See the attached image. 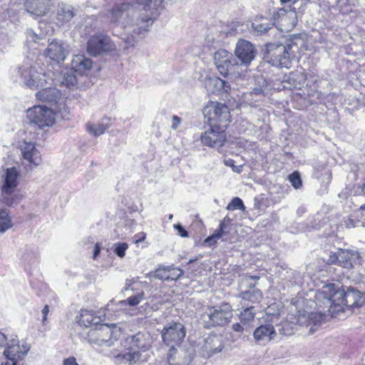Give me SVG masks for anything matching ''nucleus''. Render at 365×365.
I'll list each match as a JSON object with an SVG mask.
<instances>
[{"mask_svg":"<svg viewBox=\"0 0 365 365\" xmlns=\"http://www.w3.org/2000/svg\"><path fill=\"white\" fill-rule=\"evenodd\" d=\"M29 121L39 128L51 126L55 121V113L46 106H37L27 110Z\"/></svg>","mask_w":365,"mask_h":365,"instance_id":"4468645a","label":"nucleus"},{"mask_svg":"<svg viewBox=\"0 0 365 365\" xmlns=\"http://www.w3.org/2000/svg\"><path fill=\"white\" fill-rule=\"evenodd\" d=\"M198 352L204 358H210L220 353L223 348L221 338L217 334H211L199 343Z\"/></svg>","mask_w":365,"mask_h":365,"instance_id":"f3484780","label":"nucleus"},{"mask_svg":"<svg viewBox=\"0 0 365 365\" xmlns=\"http://www.w3.org/2000/svg\"><path fill=\"white\" fill-rule=\"evenodd\" d=\"M6 340H7V338H6V335L0 332V347L4 346Z\"/></svg>","mask_w":365,"mask_h":365,"instance_id":"864d4df0","label":"nucleus"},{"mask_svg":"<svg viewBox=\"0 0 365 365\" xmlns=\"http://www.w3.org/2000/svg\"><path fill=\"white\" fill-rule=\"evenodd\" d=\"M173 269V266L159 265L153 272L148 274L150 277H154L158 279L169 281V273Z\"/></svg>","mask_w":365,"mask_h":365,"instance_id":"c756f323","label":"nucleus"},{"mask_svg":"<svg viewBox=\"0 0 365 365\" xmlns=\"http://www.w3.org/2000/svg\"><path fill=\"white\" fill-rule=\"evenodd\" d=\"M133 43L129 42V44L131 45V46H134L135 43L137 42L138 40L133 39Z\"/></svg>","mask_w":365,"mask_h":365,"instance_id":"bf43d9fd","label":"nucleus"},{"mask_svg":"<svg viewBox=\"0 0 365 365\" xmlns=\"http://www.w3.org/2000/svg\"><path fill=\"white\" fill-rule=\"evenodd\" d=\"M280 1H281L282 4H285V3H288V2L291 1V0H280Z\"/></svg>","mask_w":365,"mask_h":365,"instance_id":"13d9d810","label":"nucleus"},{"mask_svg":"<svg viewBox=\"0 0 365 365\" xmlns=\"http://www.w3.org/2000/svg\"><path fill=\"white\" fill-rule=\"evenodd\" d=\"M129 282H130V280H127L126 285H128V286L129 285Z\"/></svg>","mask_w":365,"mask_h":365,"instance_id":"e2e57ef3","label":"nucleus"},{"mask_svg":"<svg viewBox=\"0 0 365 365\" xmlns=\"http://www.w3.org/2000/svg\"><path fill=\"white\" fill-rule=\"evenodd\" d=\"M63 83H66L67 86H73L76 83V78L74 75L67 74L66 76L64 77Z\"/></svg>","mask_w":365,"mask_h":365,"instance_id":"49530a36","label":"nucleus"},{"mask_svg":"<svg viewBox=\"0 0 365 365\" xmlns=\"http://www.w3.org/2000/svg\"><path fill=\"white\" fill-rule=\"evenodd\" d=\"M6 361L3 362L1 365H16V361L14 359H11V357H6Z\"/></svg>","mask_w":365,"mask_h":365,"instance_id":"3c124183","label":"nucleus"},{"mask_svg":"<svg viewBox=\"0 0 365 365\" xmlns=\"http://www.w3.org/2000/svg\"><path fill=\"white\" fill-rule=\"evenodd\" d=\"M225 165L232 168V170L237 173H240L242 170V165H235V160L231 158L225 160Z\"/></svg>","mask_w":365,"mask_h":365,"instance_id":"37998d69","label":"nucleus"},{"mask_svg":"<svg viewBox=\"0 0 365 365\" xmlns=\"http://www.w3.org/2000/svg\"><path fill=\"white\" fill-rule=\"evenodd\" d=\"M26 35L28 39L34 42H37L41 38V37L37 35L32 29H28L26 31Z\"/></svg>","mask_w":365,"mask_h":365,"instance_id":"a18cd8bd","label":"nucleus"},{"mask_svg":"<svg viewBox=\"0 0 365 365\" xmlns=\"http://www.w3.org/2000/svg\"><path fill=\"white\" fill-rule=\"evenodd\" d=\"M174 228L178 231V235L182 237H187L188 232L180 224L174 225Z\"/></svg>","mask_w":365,"mask_h":365,"instance_id":"c03bdc74","label":"nucleus"},{"mask_svg":"<svg viewBox=\"0 0 365 365\" xmlns=\"http://www.w3.org/2000/svg\"><path fill=\"white\" fill-rule=\"evenodd\" d=\"M173 215L170 214V215H168V219H169V220H173Z\"/></svg>","mask_w":365,"mask_h":365,"instance_id":"052dcab7","label":"nucleus"},{"mask_svg":"<svg viewBox=\"0 0 365 365\" xmlns=\"http://www.w3.org/2000/svg\"><path fill=\"white\" fill-rule=\"evenodd\" d=\"M203 113L209 124L226 125L227 127L230 122V109L225 103L209 102L204 108Z\"/></svg>","mask_w":365,"mask_h":365,"instance_id":"9b49d317","label":"nucleus"},{"mask_svg":"<svg viewBox=\"0 0 365 365\" xmlns=\"http://www.w3.org/2000/svg\"><path fill=\"white\" fill-rule=\"evenodd\" d=\"M141 234L143 236L140 238L135 240V243H138L139 242L143 241L145 240V234H144V233H141Z\"/></svg>","mask_w":365,"mask_h":365,"instance_id":"5fc2aeb1","label":"nucleus"},{"mask_svg":"<svg viewBox=\"0 0 365 365\" xmlns=\"http://www.w3.org/2000/svg\"><path fill=\"white\" fill-rule=\"evenodd\" d=\"M298 46L296 43H268L264 54V60L273 66L289 68L292 58L295 57Z\"/></svg>","mask_w":365,"mask_h":365,"instance_id":"423d86ee","label":"nucleus"},{"mask_svg":"<svg viewBox=\"0 0 365 365\" xmlns=\"http://www.w3.org/2000/svg\"><path fill=\"white\" fill-rule=\"evenodd\" d=\"M209 128L201 134L202 143L211 148H220L226 141V125L209 124Z\"/></svg>","mask_w":365,"mask_h":365,"instance_id":"ddd939ff","label":"nucleus"},{"mask_svg":"<svg viewBox=\"0 0 365 365\" xmlns=\"http://www.w3.org/2000/svg\"><path fill=\"white\" fill-rule=\"evenodd\" d=\"M253 29L259 34H262L272 29L273 23L267 18L255 19L252 24Z\"/></svg>","mask_w":365,"mask_h":365,"instance_id":"c85d7f7f","label":"nucleus"},{"mask_svg":"<svg viewBox=\"0 0 365 365\" xmlns=\"http://www.w3.org/2000/svg\"><path fill=\"white\" fill-rule=\"evenodd\" d=\"M129 347L123 352L113 353L115 363L125 365L139 364L148 361L149 349L153 344V336L148 331L138 332L126 339Z\"/></svg>","mask_w":365,"mask_h":365,"instance_id":"20e7f679","label":"nucleus"},{"mask_svg":"<svg viewBox=\"0 0 365 365\" xmlns=\"http://www.w3.org/2000/svg\"><path fill=\"white\" fill-rule=\"evenodd\" d=\"M281 14H282V15H285V16H286V14H287L286 11H285L284 9H281V10H279V12L278 13V15H279V16H280Z\"/></svg>","mask_w":365,"mask_h":365,"instance_id":"6e6d98bb","label":"nucleus"},{"mask_svg":"<svg viewBox=\"0 0 365 365\" xmlns=\"http://www.w3.org/2000/svg\"><path fill=\"white\" fill-rule=\"evenodd\" d=\"M16 75L20 78V83L31 89L38 90L47 84L54 83L53 72L45 71L38 65H30L27 62L18 68Z\"/></svg>","mask_w":365,"mask_h":365,"instance_id":"39448f33","label":"nucleus"},{"mask_svg":"<svg viewBox=\"0 0 365 365\" xmlns=\"http://www.w3.org/2000/svg\"><path fill=\"white\" fill-rule=\"evenodd\" d=\"M289 181L295 189H299L302 187V180L299 172H294L289 175Z\"/></svg>","mask_w":365,"mask_h":365,"instance_id":"ea45409f","label":"nucleus"},{"mask_svg":"<svg viewBox=\"0 0 365 365\" xmlns=\"http://www.w3.org/2000/svg\"><path fill=\"white\" fill-rule=\"evenodd\" d=\"M13 223L6 210H0V233H4L11 227Z\"/></svg>","mask_w":365,"mask_h":365,"instance_id":"7c9ffc66","label":"nucleus"},{"mask_svg":"<svg viewBox=\"0 0 365 365\" xmlns=\"http://www.w3.org/2000/svg\"><path fill=\"white\" fill-rule=\"evenodd\" d=\"M102 316L97 315L94 312L90 310H82L78 324L81 327H98L103 322Z\"/></svg>","mask_w":365,"mask_h":365,"instance_id":"a878e982","label":"nucleus"},{"mask_svg":"<svg viewBox=\"0 0 365 365\" xmlns=\"http://www.w3.org/2000/svg\"><path fill=\"white\" fill-rule=\"evenodd\" d=\"M77 10L75 7L65 2H59L56 8L55 21L58 26H65L76 15Z\"/></svg>","mask_w":365,"mask_h":365,"instance_id":"a211bd4d","label":"nucleus"},{"mask_svg":"<svg viewBox=\"0 0 365 365\" xmlns=\"http://www.w3.org/2000/svg\"><path fill=\"white\" fill-rule=\"evenodd\" d=\"M186 331L180 322H172L167 324L161 331V336L164 344L170 346L168 360L169 364L175 365H187L193 358L192 348L185 351L184 349H177L184 339Z\"/></svg>","mask_w":365,"mask_h":365,"instance_id":"7ed1b4c3","label":"nucleus"},{"mask_svg":"<svg viewBox=\"0 0 365 365\" xmlns=\"http://www.w3.org/2000/svg\"><path fill=\"white\" fill-rule=\"evenodd\" d=\"M115 48L110 37L102 34L91 36L87 43V52L93 56L103 55Z\"/></svg>","mask_w":365,"mask_h":365,"instance_id":"2eb2a0df","label":"nucleus"},{"mask_svg":"<svg viewBox=\"0 0 365 365\" xmlns=\"http://www.w3.org/2000/svg\"><path fill=\"white\" fill-rule=\"evenodd\" d=\"M233 317V309L227 302L216 306H208L202 314L201 319L204 327L211 329L224 327L229 324Z\"/></svg>","mask_w":365,"mask_h":365,"instance_id":"0eeeda50","label":"nucleus"},{"mask_svg":"<svg viewBox=\"0 0 365 365\" xmlns=\"http://www.w3.org/2000/svg\"><path fill=\"white\" fill-rule=\"evenodd\" d=\"M317 303L327 308V312L331 317L344 312V306L347 307H361L365 304V294L349 287L346 291L341 289L339 285L328 284L316 292Z\"/></svg>","mask_w":365,"mask_h":365,"instance_id":"f257e3e1","label":"nucleus"},{"mask_svg":"<svg viewBox=\"0 0 365 365\" xmlns=\"http://www.w3.org/2000/svg\"><path fill=\"white\" fill-rule=\"evenodd\" d=\"M346 226L348 227H359L360 225L364 226V222H361L360 224V221H355L354 219L349 218L346 222Z\"/></svg>","mask_w":365,"mask_h":365,"instance_id":"de8ad7c7","label":"nucleus"},{"mask_svg":"<svg viewBox=\"0 0 365 365\" xmlns=\"http://www.w3.org/2000/svg\"><path fill=\"white\" fill-rule=\"evenodd\" d=\"M315 299H317L316 297ZM317 302V300H316V304L319 307L317 312L308 313L307 316L303 315L299 319L300 323L302 324L305 322L307 323V327H310L309 331L310 333L314 331V327L319 326L321 323L325 320L326 312H327V308L321 307Z\"/></svg>","mask_w":365,"mask_h":365,"instance_id":"6ab92c4d","label":"nucleus"},{"mask_svg":"<svg viewBox=\"0 0 365 365\" xmlns=\"http://www.w3.org/2000/svg\"><path fill=\"white\" fill-rule=\"evenodd\" d=\"M29 349V344L24 343L20 345L18 339L13 338L8 342L4 355L5 357L21 360L28 354Z\"/></svg>","mask_w":365,"mask_h":365,"instance_id":"aec40b11","label":"nucleus"},{"mask_svg":"<svg viewBox=\"0 0 365 365\" xmlns=\"http://www.w3.org/2000/svg\"><path fill=\"white\" fill-rule=\"evenodd\" d=\"M195 261H196V259H190L188 261L187 264H191V263H192V262H195Z\"/></svg>","mask_w":365,"mask_h":365,"instance_id":"4d7b16f0","label":"nucleus"},{"mask_svg":"<svg viewBox=\"0 0 365 365\" xmlns=\"http://www.w3.org/2000/svg\"><path fill=\"white\" fill-rule=\"evenodd\" d=\"M145 298L144 292L142 291L135 295L130 296L127 299L122 301V304H128L130 307H135L140 303Z\"/></svg>","mask_w":365,"mask_h":365,"instance_id":"c9c22d12","label":"nucleus"},{"mask_svg":"<svg viewBox=\"0 0 365 365\" xmlns=\"http://www.w3.org/2000/svg\"><path fill=\"white\" fill-rule=\"evenodd\" d=\"M120 336V330L115 325L100 324L91 328L87 334L88 342L98 347H110Z\"/></svg>","mask_w":365,"mask_h":365,"instance_id":"6e6552de","label":"nucleus"},{"mask_svg":"<svg viewBox=\"0 0 365 365\" xmlns=\"http://www.w3.org/2000/svg\"><path fill=\"white\" fill-rule=\"evenodd\" d=\"M137 4L143 6L145 10L150 8L152 4L154 8H158L161 5L163 0H133Z\"/></svg>","mask_w":365,"mask_h":365,"instance_id":"58836bf2","label":"nucleus"},{"mask_svg":"<svg viewBox=\"0 0 365 365\" xmlns=\"http://www.w3.org/2000/svg\"><path fill=\"white\" fill-rule=\"evenodd\" d=\"M20 150L23 158L29 164L38 165L40 163L39 153L34 143L24 141L20 145Z\"/></svg>","mask_w":365,"mask_h":365,"instance_id":"5701e85b","label":"nucleus"},{"mask_svg":"<svg viewBox=\"0 0 365 365\" xmlns=\"http://www.w3.org/2000/svg\"><path fill=\"white\" fill-rule=\"evenodd\" d=\"M241 297L252 303L259 302L262 298V293L259 289H254L241 293Z\"/></svg>","mask_w":365,"mask_h":365,"instance_id":"2f4dec72","label":"nucleus"},{"mask_svg":"<svg viewBox=\"0 0 365 365\" xmlns=\"http://www.w3.org/2000/svg\"><path fill=\"white\" fill-rule=\"evenodd\" d=\"M19 173L16 168H7L4 176L1 187L2 201L8 206H13L20 202L23 195L16 192Z\"/></svg>","mask_w":365,"mask_h":365,"instance_id":"1a4fd4ad","label":"nucleus"},{"mask_svg":"<svg viewBox=\"0 0 365 365\" xmlns=\"http://www.w3.org/2000/svg\"><path fill=\"white\" fill-rule=\"evenodd\" d=\"M101 250V246L99 243H96L95 245L94 251H93V259H96L98 254L100 253Z\"/></svg>","mask_w":365,"mask_h":365,"instance_id":"603ef678","label":"nucleus"},{"mask_svg":"<svg viewBox=\"0 0 365 365\" xmlns=\"http://www.w3.org/2000/svg\"><path fill=\"white\" fill-rule=\"evenodd\" d=\"M361 257L359 252L355 250L339 249L336 252H331L327 262L337 264L345 269H350L361 264Z\"/></svg>","mask_w":365,"mask_h":365,"instance_id":"9d476101","label":"nucleus"},{"mask_svg":"<svg viewBox=\"0 0 365 365\" xmlns=\"http://www.w3.org/2000/svg\"><path fill=\"white\" fill-rule=\"evenodd\" d=\"M68 53L66 47L58 40H53L46 48V56L58 63L63 61Z\"/></svg>","mask_w":365,"mask_h":365,"instance_id":"4be33fe9","label":"nucleus"},{"mask_svg":"<svg viewBox=\"0 0 365 365\" xmlns=\"http://www.w3.org/2000/svg\"><path fill=\"white\" fill-rule=\"evenodd\" d=\"M225 227V222H222L220 224L219 229L215 231L214 234L207 237L205 240V243L208 246H212L216 244L217 240L220 239L225 234L224 229Z\"/></svg>","mask_w":365,"mask_h":365,"instance_id":"473e14b6","label":"nucleus"},{"mask_svg":"<svg viewBox=\"0 0 365 365\" xmlns=\"http://www.w3.org/2000/svg\"><path fill=\"white\" fill-rule=\"evenodd\" d=\"M253 278L254 279H259L257 277H254Z\"/></svg>","mask_w":365,"mask_h":365,"instance_id":"0e129e2a","label":"nucleus"},{"mask_svg":"<svg viewBox=\"0 0 365 365\" xmlns=\"http://www.w3.org/2000/svg\"><path fill=\"white\" fill-rule=\"evenodd\" d=\"M39 91L36 94L37 99L46 102H56L60 97V91L52 85L47 84L46 86L41 87Z\"/></svg>","mask_w":365,"mask_h":365,"instance_id":"cd10ccee","label":"nucleus"},{"mask_svg":"<svg viewBox=\"0 0 365 365\" xmlns=\"http://www.w3.org/2000/svg\"><path fill=\"white\" fill-rule=\"evenodd\" d=\"M255 317V312H254V307H250L244 309L240 314L239 318L240 322L243 324H247L250 322L253 321Z\"/></svg>","mask_w":365,"mask_h":365,"instance_id":"72a5a7b5","label":"nucleus"},{"mask_svg":"<svg viewBox=\"0 0 365 365\" xmlns=\"http://www.w3.org/2000/svg\"><path fill=\"white\" fill-rule=\"evenodd\" d=\"M226 208L228 210H240L244 211L245 210V206L243 201L240 197H236L231 200Z\"/></svg>","mask_w":365,"mask_h":365,"instance_id":"4c0bfd02","label":"nucleus"},{"mask_svg":"<svg viewBox=\"0 0 365 365\" xmlns=\"http://www.w3.org/2000/svg\"><path fill=\"white\" fill-rule=\"evenodd\" d=\"M107 16L112 23L120 24L130 31L134 38L147 33L154 22L146 13L137 10L128 2L115 4Z\"/></svg>","mask_w":365,"mask_h":365,"instance_id":"f03ea898","label":"nucleus"},{"mask_svg":"<svg viewBox=\"0 0 365 365\" xmlns=\"http://www.w3.org/2000/svg\"><path fill=\"white\" fill-rule=\"evenodd\" d=\"M362 191H363V192H364V195H365V184H364V186H363Z\"/></svg>","mask_w":365,"mask_h":365,"instance_id":"680f3d73","label":"nucleus"},{"mask_svg":"<svg viewBox=\"0 0 365 365\" xmlns=\"http://www.w3.org/2000/svg\"><path fill=\"white\" fill-rule=\"evenodd\" d=\"M245 326H246V324H243L241 322L232 324V329L233 333H230V338L232 341H236L242 338L245 329Z\"/></svg>","mask_w":365,"mask_h":365,"instance_id":"f704fd0d","label":"nucleus"},{"mask_svg":"<svg viewBox=\"0 0 365 365\" xmlns=\"http://www.w3.org/2000/svg\"><path fill=\"white\" fill-rule=\"evenodd\" d=\"M24 6L30 14L42 16L48 13L52 3L51 0H25Z\"/></svg>","mask_w":365,"mask_h":365,"instance_id":"412c9836","label":"nucleus"},{"mask_svg":"<svg viewBox=\"0 0 365 365\" xmlns=\"http://www.w3.org/2000/svg\"><path fill=\"white\" fill-rule=\"evenodd\" d=\"M172 266H173V269L168 274L169 281L178 280L179 278H180L183 275L184 272L180 268L175 267L173 265H172Z\"/></svg>","mask_w":365,"mask_h":365,"instance_id":"79ce46f5","label":"nucleus"},{"mask_svg":"<svg viewBox=\"0 0 365 365\" xmlns=\"http://www.w3.org/2000/svg\"><path fill=\"white\" fill-rule=\"evenodd\" d=\"M214 62L222 76L238 73L240 63L232 53L225 49H220L215 53Z\"/></svg>","mask_w":365,"mask_h":365,"instance_id":"f8f14e48","label":"nucleus"},{"mask_svg":"<svg viewBox=\"0 0 365 365\" xmlns=\"http://www.w3.org/2000/svg\"><path fill=\"white\" fill-rule=\"evenodd\" d=\"M48 312H49V307L48 305H45L42 309V314H43L42 322H43V323H44L45 321L46 320V317H47Z\"/></svg>","mask_w":365,"mask_h":365,"instance_id":"8fccbe9b","label":"nucleus"},{"mask_svg":"<svg viewBox=\"0 0 365 365\" xmlns=\"http://www.w3.org/2000/svg\"><path fill=\"white\" fill-rule=\"evenodd\" d=\"M114 253L119 257H123L128 246L125 242H118L114 245Z\"/></svg>","mask_w":365,"mask_h":365,"instance_id":"a19ab883","label":"nucleus"},{"mask_svg":"<svg viewBox=\"0 0 365 365\" xmlns=\"http://www.w3.org/2000/svg\"><path fill=\"white\" fill-rule=\"evenodd\" d=\"M257 51L255 46L245 39H240L235 46V55L240 66L247 67L255 59Z\"/></svg>","mask_w":365,"mask_h":365,"instance_id":"dca6fc26","label":"nucleus"},{"mask_svg":"<svg viewBox=\"0 0 365 365\" xmlns=\"http://www.w3.org/2000/svg\"><path fill=\"white\" fill-rule=\"evenodd\" d=\"M180 123H181L180 118H179L177 115H173V118H172L171 128L173 130H176L179 127Z\"/></svg>","mask_w":365,"mask_h":365,"instance_id":"09e8293b","label":"nucleus"},{"mask_svg":"<svg viewBox=\"0 0 365 365\" xmlns=\"http://www.w3.org/2000/svg\"><path fill=\"white\" fill-rule=\"evenodd\" d=\"M205 88L212 94L228 93L230 91V84L218 77H210L205 78Z\"/></svg>","mask_w":365,"mask_h":365,"instance_id":"b1692460","label":"nucleus"},{"mask_svg":"<svg viewBox=\"0 0 365 365\" xmlns=\"http://www.w3.org/2000/svg\"><path fill=\"white\" fill-rule=\"evenodd\" d=\"M71 68L75 73L83 75L92 68V61L83 55H76L71 61Z\"/></svg>","mask_w":365,"mask_h":365,"instance_id":"bb28decb","label":"nucleus"},{"mask_svg":"<svg viewBox=\"0 0 365 365\" xmlns=\"http://www.w3.org/2000/svg\"><path fill=\"white\" fill-rule=\"evenodd\" d=\"M276 336V331L272 324L261 325L255 329L253 337L257 342L269 341Z\"/></svg>","mask_w":365,"mask_h":365,"instance_id":"393cba45","label":"nucleus"},{"mask_svg":"<svg viewBox=\"0 0 365 365\" xmlns=\"http://www.w3.org/2000/svg\"><path fill=\"white\" fill-rule=\"evenodd\" d=\"M107 127L104 125L103 124H96V125H91L88 124L87 125V130L92 133L94 136H98L105 133Z\"/></svg>","mask_w":365,"mask_h":365,"instance_id":"e433bc0d","label":"nucleus"}]
</instances>
